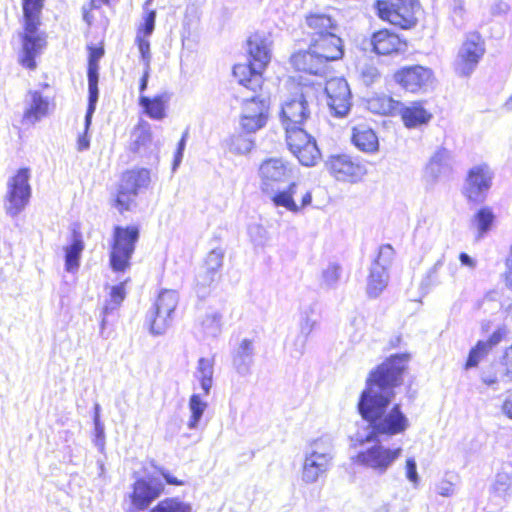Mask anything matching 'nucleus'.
I'll return each instance as SVG.
<instances>
[{
    "label": "nucleus",
    "mask_w": 512,
    "mask_h": 512,
    "mask_svg": "<svg viewBox=\"0 0 512 512\" xmlns=\"http://www.w3.org/2000/svg\"><path fill=\"white\" fill-rule=\"evenodd\" d=\"M410 359L407 352L393 354L369 372L357 404L359 414L370 427L361 443L377 441L380 435L402 434L409 427L401 405L394 404L390 409L389 405L395 395L393 389L402 384Z\"/></svg>",
    "instance_id": "nucleus-1"
},
{
    "label": "nucleus",
    "mask_w": 512,
    "mask_h": 512,
    "mask_svg": "<svg viewBox=\"0 0 512 512\" xmlns=\"http://www.w3.org/2000/svg\"><path fill=\"white\" fill-rule=\"evenodd\" d=\"M270 102L259 95L243 100L239 124L243 132L255 133L265 127L269 118Z\"/></svg>",
    "instance_id": "nucleus-13"
},
{
    "label": "nucleus",
    "mask_w": 512,
    "mask_h": 512,
    "mask_svg": "<svg viewBox=\"0 0 512 512\" xmlns=\"http://www.w3.org/2000/svg\"><path fill=\"white\" fill-rule=\"evenodd\" d=\"M84 250V242L80 231H72V243L65 247V268L67 271H75L79 267V260Z\"/></svg>",
    "instance_id": "nucleus-32"
},
{
    "label": "nucleus",
    "mask_w": 512,
    "mask_h": 512,
    "mask_svg": "<svg viewBox=\"0 0 512 512\" xmlns=\"http://www.w3.org/2000/svg\"><path fill=\"white\" fill-rule=\"evenodd\" d=\"M168 100L169 96L166 93L158 94L153 97L141 95L139 97V105L149 118L162 120L166 117Z\"/></svg>",
    "instance_id": "nucleus-30"
},
{
    "label": "nucleus",
    "mask_w": 512,
    "mask_h": 512,
    "mask_svg": "<svg viewBox=\"0 0 512 512\" xmlns=\"http://www.w3.org/2000/svg\"><path fill=\"white\" fill-rule=\"evenodd\" d=\"M149 69H150V68L145 67V70H144V72H143V75H142V77H141V79H140V83H139V91H140L141 93H143V92L146 90V88H147L148 78H149Z\"/></svg>",
    "instance_id": "nucleus-56"
},
{
    "label": "nucleus",
    "mask_w": 512,
    "mask_h": 512,
    "mask_svg": "<svg viewBox=\"0 0 512 512\" xmlns=\"http://www.w3.org/2000/svg\"><path fill=\"white\" fill-rule=\"evenodd\" d=\"M503 414L512 420V390H508L505 399L501 405Z\"/></svg>",
    "instance_id": "nucleus-51"
},
{
    "label": "nucleus",
    "mask_w": 512,
    "mask_h": 512,
    "mask_svg": "<svg viewBox=\"0 0 512 512\" xmlns=\"http://www.w3.org/2000/svg\"><path fill=\"white\" fill-rule=\"evenodd\" d=\"M135 139L132 143V150L138 152L140 149L149 145L152 141V131L150 124L146 121H139L135 126Z\"/></svg>",
    "instance_id": "nucleus-36"
},
{
    "label": "nucleus",
    "mask_w": 512,
    "mask_h": 512,
    "mask_svg": "<svg viewBox=\"0 0 512 512\" xmlns=\"http://www.w3.org/2000/svg\"><path fill=\"white\" fill-rule=\"evenodd\" d=\"M177 303L178 297L174 291L164 290L159 293L154 305V314L150 321V331L153 334L158 335L165 330Z\"/></svg>",
    "instance_id": "nucleus-20"
},
{
    "label": "nucleus",
    "mask_w": 512,
    "mask_h": 512,
    "mask_svg": "<svg viewBox=\"0 0 512 512\" xmlns=\"http://www.w3.org/2000/svg\"><path fill=\"white\" fill-rule=\"evenodd\" d=\"M326 168L337 181L351 184L361 181L367 174L365 164L358 157L345 153L330 155Z\"/></svg>",
    "instance_id": "nucleus-12"
},
{
    "label": "nucleus",
    "mask_w": 512,
    "mask_h": 512,
    "mask_svg": "<svg viewBox=\"0 0 512 512\" xmlns=\"http://www.w3.org/2000/svg\"><path fill=\"white\" fill-rule=\"evenodd\" d=\"M398 114L407 128L427 124L432 119V113L424 106L423 101H413L408 106L401 105Z\"/></svg>",
    "instance_id": "nucleus-24"
},
{
    "label": "nucleus",
    "mask_w": 512,
    "mask_h": 512,
    "mask_svg": "<svg viewBox=\"0 0 512 512\" xmlns=\"http://www.w3.org/2000/svg\"><path fill=\"white\" fill-rule=\"evenodd\" d=\"M155 19L156 12L154 10L149 11L144 17V22L137 30V36L148 38L154 30Z\"/></svg>",
    "instance_id": "nucleus-42"
},
{
    "label": "nucleus",
    "mask_w": 512,
    "mask_h": 512,
    "mask_svg": "<svg viewBox=\"0 0 512 512\" xmlns=\"http://www.w3.org/2000/svg\"><path fill=\"white\" fill-rule=\"evenodd\" d=\"M89 147V138L87 136V133H83L79 136L77 140V149L79 151H83L88 149Z\"/></svg>",
    "instance_id": "nucleus-54"
},
{
    "label": "nucleus",
    "mask_w": 512,
    "mask_h": 512,
    "mask_svg": "<svg viewBox=\"0 0 512 512\" xmlns=\"http://www.w3.org/2000/svg\"><path fill=\"white\" fill-rule=\"evenodd\" d=\"M271 53L267 39L258 33L247 39V62L237 63L232 75L237 83L252 92L261 91L264 85V72L270 63Z\"/></svg>",
    "instance_id": "nucleus-4"
},
{
    "label": "nucleus",
    "mask_w": 512,
    "mask_h": 512,
    "mask_svg": "<svg viewBox=\"0 0 512 512\" xmlns=\"http://www.w3.org/2000/svg\"><path fill=\"white\" fill-rule=\"evenodd\" d=\"M150 181V171L147 168L134 167L121 173L118 184L138 195L149 186Z\"/></svg>",
    "instance_id": "nucleus-26"
},
{
    "label": "nucleus",
    "mask_w": 512,
    "mask_h": 512,
    "mask_svg": "<svg viewBox=\"0 0 512 512\" xmlns=\"http://www.w3.org/2000/svg\"><path fill=\"white\" fill-rule=\"evenodd\" d=\"M207 404L201 401L200 396L197 394H193L189 399V408L191 411V416L188 422V427L193 429L197 426L200 418L202 417L204 410L206 409Z\"/></svg>",
    "instance_id": "nucleus-39"
},
{
    "label": "nucleus",
    "mask_w": 512,
    "mask_h": 512,
    "mask_svg": "<svg viewBox=\"0 0 512 512\" xmlns=\"http://www.w3.org/2000/svg\"><path fill=\"white\" fill-rule=\"evenodd\" d=\"M223 254L219 251H210L201 266L200 278L203 285H210L220 279V268L222 267Z\"/></svg>",
    "instance_id": "nucleus-29"
},
{
    "label": "nucleus",
    "mask_w": 512,
    "mask_h": 512,
    "mask_svg": "<svg viewBox=\"0 0 512 512\" xmlns=\"http://www.w3.org/2000/svg\"><path fill=\"white\" fill-rule=\"evenodd\" d=\"M298 190L299 183L290 180L286 189L275 192L271 200L276 206L284 207L292 212H298L309 206L312 202V195L309 190L302 192L300 201L296 202L294 196L297 194Z\"/></svg>",
    "instance_id": "nucleus-22"
},
{
    "label": "nucleus",
    "mask_w": 512,
    "mask_h": 512,
    "mask_svg": "<svg viewBox=\"0 0 512 512\" xmlns=\"http://www.w3.org/2000/svg\"><path fill=\"white\" fill-rule=\"evenodd\" d=\"M365 44L368 51L378 58H403L409 49V40L389 27L372 31Z\"/></svg>",
    "instance_id": "nucleus-6"
},
{
    "label": "nucleus",
    "mask_w": 512,
    "mask_h": 512,
    "mask_svg": "<svg viewBox=\"0 0 512 512\" xmlns=\"http://www.w3.org/2000/svg\"><path fill=\"white\" fill-rule=\"evenodd\" d=\"M394 256V249L391 245L385 244L379 248L378 255L374 261L378 268H373L370 271L367 281V293L370 297L375 298L379 296L382 291L387 287L388 275L386 266L389 265Z\"/></svg>",
    "instance_id": "nucleus-19"
},
{
    "label": "nucleus",
    "mask_w": 512,
    "mask_h": 512,
    "mask_svg": "<svg viewBox=\"0 0 512 512\" xmlns=\"http://www.w3.org/2000/svg\"><path fill=\"white\" fill-rule=\"evenodd\" d=\"M401 103L386 94L375 95L368 100L369 110L380 116H393L398 114Z\"/></svg>",
    "instance_id": "nucleus-31"
},
{
    "label": "nucleus",
    "mask_w": 512,
    "mask_h": 512,
    "mask_svg": "<svg viewBox=\"0 0 512 512\" xmlns=\"http://www.w3.org/2000/svg\"><path fill=\"white\" fill-rule=\"evenodd\" d=\"M140 239V226L115 225L110 243L109 264L114 272H125L131 266V259Z\"/></svg>",
    "instance_id": "nucleus-5"
},
{
    "label": "nucleus",
    "mask_w": 512,
    "mask_h": 512,
    "mask_svg": "<svg viewBox=\"0 0 512 512\" xmlns=\"http://www.w3.org/2000/svg\"><path fill=\"white\" fill-rule=\"evenodd\" d=\"M394 81L405 91L418 93L425 90L434 80L433 71L422 65H408L397 69Z\"/></svg>",
    "instance_id": "nucleus-17"
},
{
    "label": "nucleus",
    "mask_w": 512,
    "mask_h": 512,
    "mask_svg": "<svg viewBox=\"0 0 512 512\" xmlns=\"http://www.w3.org/2000/svg\"><path fill=\"white\" fill-rule=\"evenodd\" d=\"M406 475L413 482H416L418 479L416 463L412 458L406 460Z\"/></svg>",
    "instance_id": "nucleus-52"
},
{
    "label": "nucleus",
    "mask_w": 512,
    "mask_h": 512,
    "mask_svg": "<svg viewBox=\"0 0 512 512\" xmlns=\"http://www.w3.org/2000/svg\"><path fill=\"white\" fill-rule=\"evenodd\" d=\"M231 146L236 153L243 154L251 151L254 143L249 138H246L242 135H237L232 139Z\"/></svg>",
    "instance_id": "nucleus-44"
},
{
    "label": "nucleus",
    "mask_w": 512,
    "mask_h": 512,
    "mask_svg": "<svg viewBox=\"0 0 512 512\" xmlns=\"http://www.w3.org/2000/svg\"><path fill=\"white\" fill-rule=\"evenodd\" d=\"M507 336V329L502 326L498 327L487 340H483L484 346L491 352L493 347L501 343Z\"/></svg>",
    "instance_id": "nucleus-45"
},
{
    "label": "nucleus",
    "mask_w": 512,
    "mask_h": 512,
    "mask_svg": "<svg viewBox=\"0 0 512 512\" xmlns=\"http://www.w3.org/2000/svg\"><path fill=\"white\" fill-rule=\"evenodd\" d=\"M459 260L463 265H466L468 267H474L475 265L474 261L470 258V256L464 252L459 254Z\"/></svg>",
    "instance_id": "nucleus-57"
},
{
    "label": "nucleus",
    "mask_w": 512,
    "mask_h": 512,
    "mask_svg": "<svg viewBox=\"0 0 512 512\" xmlns=\"http://www.w3.org/2000/svg\"><path fill=\"white\" fill-rule=\"evenodd\" d=\"M308 88L307 85H301L297 92L281 104L279 118L285 135L304 130L303 126L311 116Z\"/></svg>",
    "instance_id": "nucleus-7"
},
{
    "label": "nucleus",
    "mask_w": 512,
    "mask_h": 512,
    "mask_svg": "<svg viewBox=\"0 0 512 512\" xmlns=\"http://www.w3.org/2000/svg\"><path fill=\"white\" fill-rule=\"evenodd\" d=\"M88 89H89V105L86 116L87 124L90 122L91 114L95 110V104L98 99V75H88Z\"/></svg>",
    "instance_id": "nucleus-40"
},
{
    "label": "nucleus",
    "mask_w": 512,
    "mask_h": 512,
    "mask_svg": "<svg viewBox=\"0 0 512 512\" xmlns=\"http://www.w3.org/2000/svg\"><path fill=\"white\" fill-rule=\"evenodd\" d=\"M511 485V476L506 472H500L496 474L492 489L496 493H505L511 488Z\"/></svg>",
    "instance_id": "nucleus-43"
},
{
    "label": "nucleus",
    "mask_w": 512,
    "mask_h": 512,
    "mask_svg": "<svg viewBox=\"0 0 512 512\" xmlns=\"http://www.w3.org/2000/svg\"><path fill=\"white\" fill-rule=\"evenodd\" d=\"M490 351L484 346L483 340H479L470 349L468 357L464 364V369L468 370L477 367L479 363L488 356Z\"/></svg>",
    "instance_id": "nucleus-37"
},
{
    "label": "nucleus",
    "mask_w": 512,
    "mask_h": 512,
    "mask_svg": "<svg viewBox=\"0 0 512 512\" xmlns=\"http://www.w3.org/2000/svg\"><path fill=\"white\" fill-rule=\"evenodd\" d=\"M353 145L360 151L374 154L379 151V139L375 131L365 125L353 127L351 134Z\"/></svg>",
    "instance_id": "nucleus-27"
},
{
    "label": "nucleus",
    "mask_w": 512,
    "mask_h": 512,
    "mask_svg": "<svg viewBox=\"0 0 512 512\" xmlns=\"http://www.w3.org/2000/svg\"><path fill=\"white\" fill-rule=\"evenodd\" d=\"M401 448L390 449L381 444H375L366 450L358 452L352 461L354 464L384 472L401 455Z\"/></svg>",
    "instance_id": "nucleus-18"
},
{
    "label": "nucleus",
    "mask_w": 512,
    "mask_h": 512,
    "mask_svg": "<svg viewBox=\"0 0 512 512\" xmlns=\"http://www.w3.org/2000/svg\"><path fill=\"white\" fill-rule=\"evenodd\" d=\"M262 190L273 192L281 184L289 182L295 176V167L281 157L265 159L259 166Z\"/></svg>",
    "instance_id": "nucleus-14"
},
{
    "label": "nucleus",
    "mask_w": 512,
    "mask_h": 512,
    "mask_svg": "<svg viewBox=\"0 0 512 512\" xmlns=\"http://www.w3.org/2000/svg\"><path fill=\"white\" fill-rule=\"evenodd\" d=\"M213 366H214L213 358L202 357L198 360L197 378L200 382V385H201L204 395L209 394L211 386H212Z\"/></svg>",
    "instance_id": "nucleus-33"
},
{
    "label": "nucleus",
    "mask_w": 512,
    "mask_h": 512,
    "mask_svg": "<svg viewBox=\"0 0 512 512\" xmlns=\"http://www.w3.org/2000/svg\"><path fill=\"white\" fill-rule=\"evenodd\" d=\"M241 350L244 355H249L252 351V341L244 339L240 344Z\"/></svg>",
    "instance_id": "nucleus-58"
},
{
    "label": "nucleus",
    "mask_w": 512,
    "mask_h": 512,
    "mask_svg": "<svg viewBox=\"0 0 512 512\" xmlns=\"http://www.w3.org/2000/svg\"><path fill=\"white\" fill-rule=\"evenodd\" d=\"M147 512H192V507L178 497H166L158 501Z\"/></svg>",
    "instance_id": "nucleus-34"
},
{
    "label": "nucleus",
    "mask_w": 512,
    "mask_h": 512,
    "mask_svg": "<svg viewBox=\"0 0 512 512\" xmlns=\"http://www.w3.org/2000/svg\"><path fill=\"white\" fill-rule=\"evenodd\" d=\"M164 485L155 478H137L131 485L128 494L130 508L133 512L147 510L150 505L163 495Z\"/></svg>",
    "instance_id": "nucleus-15"
},
{
    "label": "nucleus",
    "mask_w": 512,
    "mask_h": 512,
    "mask_svg": "<svg viewBox=\"0 0 512 512\" xmlns=\"http://www.w3.org/2000/svg\"><path fill=\"white\" fill-rule=\"evenodd\" d=\"M185 141H186V135H183L182 138L180 139L179 143H178L177 151H176V154H175V162L176 163H178L181 160V158H182L183 151H184V148H185Z\"/></svg>",
    "instance_id": "nucleus-55"
},
{
    "label": "nucleus",
    "mask_w": 512,
    "mask_h": 512,
    "mask_svg": "<svg viewBox=\"0 0 512 512\" xmlns=\"http://www.w3.org/2000/svg\"><path fill=\"white\" fill-rule=\"evenodd\" d=\"M497 215L493 207L483 205L479 207L471 217L470 225L475 231L476 239L487 235L496 225Z\"/></svg>",
    "instance_id": "nucleus-25"
},
{
    "label": "nucleus",
    "mask_w": 512,
    "mask_h": 512,
    "mask_svg": "<svg viewBox=\"0 0 512 512\" xmlns=\"http://www.w3.org/2000/svg\"><path fill=\"white\" fill-rule=\"evenodd\" d=\"M136 44L145 67L150 68L151 54L148 38L136 36Z\"/></svg>",
    "instance_id": "nucleus-46"
},
{
    "label": "nucleus",
    "mask_w": 512,
    "mask_h": 512,
    "mask_svg": "<svg viewBox=\"0 0 512 512\" xmlns=\"http://www.w3.org/2000/svg\"><path fill=\"white\" fill-rule=\"evenodd\" d=\"M486 53L485 39L477 32L472 31L465 35L458 50L454 70L461 77L470 76Z\"/></svg>",
    "instance_id": "nucleus-9"
},
{
    "label": "nucleus",
    "mask_w": 512,
    "mask_h": 512,
    "mask_svg": "<svg viewBox=\"0 0 512 512\" xmlns=\"http://www.w3.org/2000/svg\"><path fill=\"white\" fill-rule=\"evenodd\" d=\"M501 378L512 383V344L506 347L500 359Z\"/></svg>",
    "instance_id": "nucleus-41"
},
{
    "label": "nucleus",
    "mask_w": 512,
    "mask_h": 512,
    "mask_svg": "<svg viewBox=\"0 0 512 512\" xmlns=\"http://www.w3.org/2000/svg\"><path fill=\"white\" fill-rule=\"evenodd\" d=\"M88 67L87 74L88 75H98L99 69V60L103 57L104 45L103 43H99L98 45H88Z\"/></svg>",
    "instance_id": "nucleus-38"
},
{
    "label": "nucleus",
    "mask_w": 512,
    "mask_h": 512,
    "mask_svg": "<svg viewBox=\"0 0 512 512\" xmlns=\"http://www.w3.org/2000/svg\"><path fill=\"white\" fill-rule=\"evenodd\" d=\"M416 2L413 0H375L373 8L377 17L400 30H411L416 27L418 19L415 12Z\"/></svg>",
    "instance_id": "nucleus-8"
},
{
    "label": "nucleus",
    "mask_w": 512,
    "mask_h": 512,
    "mask_svg": "<svg viewBox=\"0 0 512 512\" xmlns=\"http://www.w3.org/2000/svg\"><path fill=\"white\" fill-rule=\"evenodd\" d=\"M327 104L335 116H344L350 109V90L341 77L327 80L324 88Z\"/></svg>",
    "instance_id": "nucleus-21"
},
{
    "label": "nucleus",
    "mask_w": 512,
    "mask_h": 512,
    "mask_svg": "<svg viewBox=\"0 0 512 512\" xmlns=\"http://www.w3.org/2000/svg\"><path fill=\"white\" fill-rule=\"evenodd\" d=\"M328 464L329 457L327 454L312 452L306 457L303 465V480L307 483L316 481L317 478L327 470Z\"/></svg>",
    "instance_id": "nucleus-28"
},
{
    "label": "nucleus",
    "mask_w": 512,
    "mask_h": 512,
    "mask_svg": "<svg viewBox=\"0 0 512 512\" xmlns=\"http://www.w3.org/2000/svg\"><path fill=\"white\" fill-rule=\"evenodd\" d=\"M160 475L163 477V479L165 480V482L169 485H173V486H182L185 484V482L181 479H178L177 477L171 475L169 472L167 471H160Z\"/></svg>",
    "instance_id": "nucleus-53"
},
{
    "label": "nucleus",
    "mask_w": 512,
    "mask_h": 512,
    "mask_svg": "<svg viewBox=\"0 0 512 512\" xmlns=\"http://www.w3.org/2000/svg\"><path fill=\"white\" fill-rule=\"evenodd\" d=\"M493 179L494 172L488 164L471 167L466 173L462 195L471 204L484 202L493 185Z\"/></svg>",
    "instance_id": "nucleus-10"
},
{
    "label": "nucleus",
    "mask_w": 512,
    "mask_h": 512,
    "mask_svg": "<svg viewBox=\"0 0 512 512\" xmlns=\"http://www.w3.org/2000/svg\"><path fill=\"white\" fill-rule=\"evenodd\" d=\"M125 296V282H121L111 288L110 301L113 303L114 306H119L125 299Z\"/></svg>",
    "instance_id": "nucleus-47"
},
{
    "label": "nucleus",
    "mask_w": 512,
    "mask_h": 512,
    "mask_svg": "<svg viewBox=\"0 0 512 512\" xmlns=\"http://www.w3.org/2000/svg\"><path fill=\"white\" fill-rule=\"evenodd\" d=\"M136 196V193L118 184L112 200V205L118 210L119 213L123 214L124 212L131 210L132 206L134 205V199Z\"/></svg>",
    "instance_id": "nucleus-35"
},
{
    "label": "nucleus",
    "mask_w": 512,
    "mask_h": 512,
    "mask_svg": "<svg viewBox=\"0 0 512 512\" xmlns=\"http://www.w3.org/2000/svg\"><path fill=\"white\" fill-rule=\"evenodd\" d=\"M300 28L306 48L291 54L290 65L299 73L326 75L330 64L341 61L345 55L338 19L328 11L311 10L304 14Z\"/></svg>",
    "instance_id": "nucleus-2"
},
{
    "label": "nucleus",
    "mask_w": 512,
    "mask_h": 512,
    "mask_svg": "<svg viewBox=\"0 0 512 512\" xmlns=\"http://www.w3.org/2000/svg\"><path fill=\"white\" fill-rule=\"evenodd\" d=\"M449 158V152L445 148L438 149L430 159V165L441 166L446 163Z\"/></svg>",
    "instance_id": "nucleus-49"
},
{
    "label": "nucleus",
    "mask_w": 512,
    "mask_h": 512,
    "mask_svg": "<svg viewBox=\"0 0 512 512\" xmlns=\"http://www.w3.org/2000/svg\"><path fill=\"white\" fill-rule=\"evenodd\" d=\"M28 94L30 102L23 111L21 122L24 125L31 126L47 117L53 104L39 91H29Z\"/></svg>",
    "instance_id": "nucleus-23"
},
{
    "label": "nucleus",
    "mask_w": 512,
    "mask_h": 512,
    "mask_svg": "<svg viewBox=\"0 0 512 512\" xmlns=\"http://www.w3.org/2000/svg\"><path fill=\"white\" fill-rule=\"evenodd\" d=\"M290 152L304 166H314L321 159L320 150L315 139L305 130L292 131L285 135Z\"/></svg>",
    "instance_id": "nucleus-16"
},
{
    "label": "nucleus",
    "mask_w": 512,
    "mask_h": 512,
    "mask_svg": "<svg viewBox=\"0 0 512 512\" xmlns=\"http://www.w3.org/2000/svg\"><path fill=\"white\" fill-rule=\"evenodd\" d=\"M482 382L486 386H493V385L498 384V377L496 375L483 376L482 377Z\"/></svg>",
    "instance_id": "nucleus-59"
},
{
    "label": "nucleus",
    "mask_w": 512,
    "mask_h": 512,
    "mask_svg": "<svg viewBox=\"0 0 512 512\" xmlns=\"http://www.w3.org/2000/svg\"><path fill=\"white\" fill-rule=\"evenodd\" d=\"M30 176V169L21 167L9 178L6 193V212L9 215H18L28 204L31 197Z\"/></svg>",
    "instance_id": "nucleus-11"
},
{
    "label": "nucleus",
    "mask_w": 512,
    "mask_h": 512,
    "mask_svg": "<svg viewBox=\"0 0 512 512\" xmlns=\"http://www.w3.org/2000/svg\"><path fill=\"white\" fill-rule=\"evenodd\" d=\"M361 76L367 83L374 82L379 76L380 72L375 66H367L362 69Z\"/></svg>",
    "instance_id": "nucleus-50"
},
{
    "label": "nucleus",
    "mask_w": 512,
    "mask_h": 512,
    "mask_svg": "<svg viewBox=\"0 0 512 512\" xmlns=\"http://www.w3.org/2000/svg\"><path fill=\"white\" fill-rule=\"evenodd\" d=\"M21 4L23 32L20 37L21 51L18 62L28 70H35L37 67L36 58L47 46V34L39 32L45 0H21Z\"/></svg>",
    "instance_id": "nucleus-3"
},
{
    "label": "nucleus",
    "mask_w": 512,
    "mask_h": 512,
    "mask_svg": "<svg viewBox=\"0 0 512 512\" xmlns=\"http://www.w3.org/2000/svg\"><path fill=\"white\" fill-rule=\"evenodd\" d=\"M110 0H90L88 4V9L84 10L83 18L88 25H91L93 22L92 10L99 8L101 5H109Z\"/></svg>",
    "instance_id": "nucleus-48"
}]
</instances>
